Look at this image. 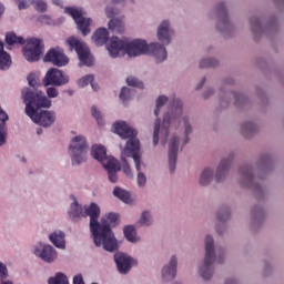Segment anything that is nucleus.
Listing matches in <instances>:
<instances>
[{"instance_id":"bf43d9fd","label":"nucleus","mask_w":284,"mask_h":284,"mask_svg":"<svg viewBox=\"0 0 284 284\" xmlns=\"http://www.w3.org/2000/svg\"><path fill=\"white\" fill-rule=\"evenodd\" d=\"M126 83H128V85H131V88H138L139 79H136L134 77H129V78H126Z\"/></svg>"},{"instance_id":"ea45409f","label":"nucleus","mask_w":284,"mask_h":284,"mask_svg":"<svg viewBox=\"0 0 284 284\" xmlns=\"http://www.w3.org/2000/svg\"><path fill=\"white\" fill-rule=\"evenodd\" d=\"M10 65H12V58L8 52L2 51L0 53V70H10Z\"/></svg>"},{"instance_id":"412c9836","label":"nucleus","mask_w":284,"mask_h":284,"mask_svg":"<svg viewBox=\"0 0 284 284\" xmlns=\"http://www.w3.org/2000/svg\"><path fill=\"white\" fill-rule=\"evenodd\" d=\"M43 61L44 63H52L57 68H65L70 63V58L65 55L62 49L54 48L45 53Z\"/></svg>"},{"instance_id":"37998d69","label":"nucleus","mask_w":284,"mask_h":284,"mask_svg":"<svg viewBox=\"0 0 284 284\" xmlns=\"http://www.w3.org/2000/svg\"><path fill=\"white\" fill-rule=\"evenodd\" d=\"M31 6L37 12H45L48 10V3L44 0H31Z\"/></svg>"},{"instance_id":"49530a36","label":"nucleus","mask_w":284,"mask_h":284,"mask_svg":"<svg viewBox=\"0 0 284 284\" xmlns=\"http://www.w3.org/2000/svg\"><path fill=\"white\" fill-rule=\"evenodd\" d=\"M216 219L220 223H227V221H230V209L220 210L216 213Z\"/></svg>"},{"instance_id":"69168bd1","label":"nucleus","mask_w":284,"mask_h":284,"mask_svg":"<svg viewBox=\"0 0 284 284\" xmlns=\"http://www.w3.org/2000/svg\"><path fill=\"white\" fill-rule=\"evenodd\" d=\"M224 284H239V282L234 277H229L225 280Z\"/></svg>"},{"instance_id":"6e6552de","label":"nucleus","mask_w":284,"mask_h":284,"mask_svg":"<svg viewBox=\"0 0 284 284\" xmlns=\"http://www.w3.org/2000/svg\"><path fill=\"white\" fill-rule=\"evenodd\" d=\"M88 138L84 135H75L71 138L69 144V154L71 156L72 165H81L88 160Z\"/></svg>"},{"instance_id":"f3484780","label":"nucleus","mask_w":284,"mask_h":284,"mask_svg":"<svg viewBox=\"0 0 284 284\" xmlns=\"http://www.w3.org/2000/svg\"><path fill=\"white\" fill-rule=\"evenodd\" d=\"M216 13L219 16V21L215 24L216 30L221 32V34H230L232 30H234V24L230 21V18L227 17V9L225 8L224 3H220L216 7Z\"/></svg>"},{"instance_id":"a878e982","label":"nucleus","mask_w":284,"mask_h":284,"mask_svg":"<svg viewBox=\"0 0 284 284\" xmlns=\"http://www.w3.org/2000/svg\"><path fill=\"white\" fill-rule=\"evenodd\" d=\"M68 216L73 223H79L85 216V206L81 205L77 199H73L68 209Z\"/></svg>"},{"instance_id":"0eeeda50","label":"nucleus","mask_w":284,"mask_h":284,"mask_svg":"<svg viewBox=\"0 0 284 284\" xmlns=\"http://www.w3.org/2000/svg\"><path fill=\"white\" fill-rule=\"evenodd\" d=\"M22 99L23 103L26 104L24 112L28 114V108L31 109L32 114L36 112H39L40 108H47L50 109L52 108V100L43 93V91H32L28 88L22 90ZM37 108V109H34Z\"/></svg>"},{"instance_id":"f257e3e1","label":"nucleus","mask_w":284,"mask_h":284,"mask_svg":"<svg viewBox=\"0 0 284 284\" xmlns=\"http://www.w3.org/2000/svg\"><path fill=\"white\" fill-rule=\"evenodd\" d=\"M191 134H194L192 118L185 113L183 101L175 99L172 101L170 109L163 113L161 119L154 121L152 145L156 148L168 145L169 170H176V161L180 150H183L191 141Z\"/></svg>"},{"instance_id":"4468645a","label":"nucleus","mask_w":284,"mask_h":284,"mask_svg":"<svg viewBox=\"0 0 284 284\" xmlns=\"http://www.w3.org/2000/svg\"><path fill=\"white\" fill-rule=\"evenodd\" d=\"M27 116H29L36 125H41L42 128H52L57 121V112L41 110L32 113V109L30 106L27 109Z\"/></svg>"},{"instance_id":"774afa93","label":"nucleus","mask_w":284,"mask_h":284,"mask_svg":"<svg viewBox=\"0 0 284 284\" xmlns=\"http://www.w3.org/2000/svg\"><path fill=\"white\" fill-rule=\"evenodd\" d=\"M0 284H14V283H12V281H6V280H2V282H0Z\"/></svg>"},{"instance_id":"20e7f679","label":"nucleus","mask_w":284,"mask_h":284,"mask_svg":"<svg viewBox=\"0 0 284 284\" xmlns=\"http://www.w3.org/2000/svg\"><path fill=\"white\" fill-rule=\"evenodd\" d=\"M144 55L151 57L158 65H161L168 61V49L159 42L148 43V40L143 39L126 40V57L136 59Z\"/></svg>"},{"instance_id":"f8f14e48","label":"nucleus","mask_w":284,"mask_h":284,"mask_svg":"<svg viewBox=\"0 0 284 284\" xmlns=\"http://www.w3.org/2000/svg\"><path fill=\"white\" fill-rule=\"evenodd\" d=\"M67 45L70 50H74L79 57L80 65L90 67L94 63V57L90 53V48L85 42L77 37H70L67 39Z\"/></svg>"},{"instance_id":"1a4fd4ad","label":"nucleus","mask_w":284,"mask_h":284,"mask_svg":"<svg viewBox=\"0 0 284 284\" xmlns=\"http://www.w3.org/2000/svg\"><path fill=\"white\" fill-rule=\"evenodd\" d=\"M64 12L65 14H69V17H72L78 30L83 37H88V34L92 32L91 28L97 26L94 19L83 17V14H85V10L81 7H67L64 8Z\"/></svg>"},{"instance_id":"7c9ffc66","label":"nucleus","mask_w":284,"mask_h":284,"mask_svg":"<svg viewBox=\"0 0 284 284\" xmlns=\"http://www.w3.org/2000/svg\"><path fill=\"white\" fill-rule=\"evenodd\" d=\"M138 227H152L154 225V216L152 215V211L144 210L140 213L139 219L135 222Z\"/></svg>"},{"instance_id":"bb28decb","label":"nucleus","mask_w":284,"mask_h":284,"mask_svg":"<svg viewBox=\"0 0 284 284\" xmlns=\"http://www.w3.org/2000/svg\"><path fill=\"white\" fill-rule=\"evenodd\" d=\"M92 43L97 45L98 48H103V45H108V41H110V31L106 28L100 27L98 28L92 37H91Z\"/></svg>"},{"instance_id":"b1692460","label":"nucleus","mask_w":284,"mask_h":284,"mask_svg":"<svg viewBox=\"0 0 284 284\" xmlns=\"http://www.w3.org/2000/svg\"><path fill=\"white\" fill-rule=\"evenodd\" d=\"M239 174L240 185H242V187H254V185H256V179L260 178L258 170L250 166L241 168Z\"/></svg>"},{"instance_id":"8fccbe9b","label":"nucleus","mask_w":284,"mask_h":284,"mask_svg":"<svg viewBox=\"0 0 284 284\" xmlns=\"http://www.w3.org/2000/svg\"><path fill=\"white\" fill-rule=\"evenodd\" d=\"M10 276V273L8 272V266L3 264V262H0V283H3L6 278Z\"/></svg>"},{"instance_id":"338daca9","label":"nucleus","mask_w":284,"mask_h":284,"mask_svg":"<svg viewBox=\"0 0 284 284\" xmlns=\"http://www.w3.org/2000/svg\"><path fill=\"white\" fill-rule=\"evenodd\" d=\"M3 14H6V4L0 1V19L3 17Z\"/></svg>"},{"instance_id":"4d7b16f0","label":"nucleus","mask_w":284,"mask_h":284,"mask_svg":"<svg viewBox=\"0 0 284 284\" xmlns=\"http://www.w3.org/2000/svg\"><path fill=\"white\" fill-rule=\"evenodd\" d=\"M47 95L49 99H57L59 97V90L55 87L47 88Z\"/></svg>"},{"instance_id":"f03ea898","label":"nucleus","mask_w":284,"mask_h":284,"mask_svg":"<svg viewBox=\"0 0 284 284\" xmlns=\"http://www.w3.org/2000/svg\"><path fill=\"white\" fill-rule=\"evenodd\" d=\"M225 263V250L217 247L214 235L204 236V258L197 266V275L206 283L214 278V264L223 265Z\"/></svg>"},{"instance_id":"c9c22d12","label":"nucleus","mask_w":284,"mask_h":284,"mask_svg":"<svg viewBox=\"0 0 284 284\" xmlns=\"http://www.w3.org/2000/svg\"><path fill=\"white\" fill-rule=\"evenodd\" d=\"M168 101H170V98L168 95H159L155 100V108H154V116H160L161 115V111L163 110V108H165V105H168Z\"/></svg>"},{"instance_id":"c85d7f7f","label":"nucleus","mask_w":284,"mask_h":284,"mask_svg":"<svg viewBox=\"0 0 284 284\" xmlns=\"http://www.w3.org/2000/svg\"><path fill=\"white\" fill-rule=\"evenodd\" d=\"M108 30L113 32V34H124L125 33V16H120L109 20Z\"/></svg>"},{"instance_id":"a211bd4d","label":"nucleus","mask_w":284,"mask_h":284,"mask_svg":"<svg viewBox=\"0 0 284 284\" xmlns=\"http://www.w3.org/2000/svg\"><path fill=\"white\" fill-rule=\"evenodd\" d=\"M114 262L116 264V270L119 274H129L130 270H132L134 265L139 264L136 258L123 252H116L114 254Z\"/></svg>"},{"instance_id":"680f3d73","label":"nucleus","mask_w":284,"mask_h":284,"mask_svg":"<svg viewBox=\"0 0 284 284\" xmlns=\"http://www.w3.org/2000/svg\"><path fill=\"white\" fill-rule=\"evenodd\" d=\"M214 88H207L203 93V98L210 99V97H214Z\"/></svg>"},{"instance_id":"dca6fc26","label":"nucleus","mask_w":284,"mask_h":284,"mask_svg":"<svg viewBox=\"0 0 284 284\" xmlns=\"http://www.w3.org/2000/svg\"><path fill=\"white\" fill-rule=\"evenodd\" d=\"M105 48L111 59L128 57V39L111 37Z\"/></svg>"},{"instance_id":"7ed1b4c3","label":"nucleus","mask_w":284,"mask_h":284,"mask_svg":"<svg viewBox=\"0 0 284 284\" xmlns=\"http://www.w3.org/2000/svg\"><path fill=\"white\" fill-rule=\"evenodd\" d=\"M119 214L106 213L98 224V231L93 234V243L95 247H102L105 252H116L120 247L119 239L112 231V227L118 225Z\"/></svg>"},{"instance_id":"13d9d810","label":"nucleus","mask_w":284,"mask_h":284,"mask_svg":"<svg viewBox=\"0 0 284 284\" xmlns=\"http://www.w3.org/2000/svg\"><path fill=\"white\" fill-rule=\"evenodd\" d=\"M32 4V0H20L17 6L19 10H28Z\"/></svg>"},{"instance_id":"ddd939ff","label":"nucleus","mask_w":284,"mask_h":284,"mask_svg":"<svg viewBox=\"0 0 284 284\" xmlns=\"http://www.w3.org/2000/svg\"><path fill=\"white\" fill-rule=\"evenodd\" d=\"M22 54L29 63L41 61V57H43V42L37 38L28 39L22 49Z\"/></svg>"},{"instance_id":"473e14b6","label":"nucleus","mask_w":284,"mask_h":284,"mask_svg":"<svg viewBox=\"0 0 284 284\" xmlns=\"http://www.w3.org/2000/svg\"><path fill=\"white\" fill-rule=\"evenodd\" d=\"M91 116L94 119L98 128H105L106 122H105V114L101 109L97 105L91 106Z\"/></svg>"},{"instance_id":"864d4df0","label":"nucleus","mask_w":284,"mask_h":284,"mask_svg":"<svg viewBox=\"0 0 284 284\" xmlns=\"http://www.w3.org/2000/svg\"><path fill=\"white\" fill-rule=\"evenodd\" d=\"M114 6H136V0H111Z\"/></svg>"},{"instance_id":"f704fd0d","label":"nucleus","mask_w":284,"mask_h":284,"mask_svg":"<svg viewBox=\"0 0 284 284\" xmlns=\"http://www.w3.org/2000/svg\"><path fill=\"white\" fill-rule=\"evenodd\" d=\"M100 163L102 164V166L106 172L120 170L119 160L114 159V156L112 155H106Z\"/></svg>"},{"instance_id":"09e8293b","label":"nucleus","mask_w":284,"mask_h":284,"mask_svg":"<svg viewBox=\"0 0 284 284\" xmlns=\"http://www.w3.org/2000/svg\"><path fill=\"white\" fill-rule=\"evenodd\" d=\"M104 16L106 17V19H109V21L112 19H116V8L111 4L105 6Z\"/></svg>"},{"instance_id":"e433bc0d","label":"nucleus","mask_w":284,"mask_h":284,"mask_svg":"<svg viewBox=\"0 0 284 284\" xmlns=\"http://www.w3.org/2000/svg\"><path fill=\"white\" fill-rule=\"evenodd\" d=\"M48 284H70V280L65 273L57 272L54 275L48 278Z\"/></svg>"},{"instance_id":"aec40b11","label":"nucleus","mask_w":284,"mask_h":284,"mask_svg":"<svg viewBox=\"0 0 284 284\" xmlns=\"http://www.w3.org/2000/svg\"><path fill=\"white\" fill-rule=\"evenodd\" d=\"M84 216L90 217L89 227L92 239L94 237L95 232L99 230V219H101V207L99 204L92 202L89 205L84 206Z\"/></svg>"},{"instance_id":"4c0bfd02","label":"nucleus","mask_w":284,"mask_h":284,"mask_svg":"<svg viewBox=\"0 0 284 284\" xmlns=\"http://www.w3.org/2000/svg\"><path fill=\"white\" fill-rule=\"evenodd\" d=\"M199 65H200L201 69L219 68V65H221V61L215 57H206V58H202L200 60Z\"/></svg>"},{"instance_id":"6e6d98bb","label":"nucleus","mask_w":284,"mask_h":284,"mask_svg":"<svg viewBox=\"0 0 284 284\" xmlns=\"http://www.w3.org/2000/svg\"><path fill=\"white\" fill-rule=\"evenodd\" d=\"M8 121H10V116L8 115V112L3 110V108L0 105V124L7 125Z\"/></svg>"},{"instance_id":"603ef678","label":"nucleus","mask_w":284,"mask_h":284,"mask_svg":"<svg viewBox=\"0 0 284 284\" xmlns=\"http://www.w3.org/2000/svg\"><path fill=\"white\" fill-rule=\"evenodd\" d=\"M264 216H265V211L262 207L254 209L253 219L255 221H263Z\"/></svg>"},{"instance_id":"9b49d317","label":"nucleus","mask_w":284,"mask_h":284,"mask_svg":"<svg viewBox=\"0 0 284 284\" xmlns=\"http://www.w3.org/2000/svg\"><path fill=\"white\" fill-rule=\"evenodd\" d=\"M175 37L176 30H174L172 20L170 18L162 19L155 29V39L158 40V43L162 45V48H165L166 45H171Z\"/></svg>"},{"instance_id":"2f4dec72","label":"nucleus","mask_w":284,"mask_h":284,"mask_svg":"<svg viewBox=\"0 0 284 284\" xmlns=\"http://www.w3.org/2000/svg\"><path fill=\"white\" fill-rule=\"evenodd\" d=\"M90 154L92 159L101 163L108 156V150L102 144H93Z\"/></svg>"},{"instance_id":"3c124183","label":"nucleus","mask_w":284,"mask_h":284,"mask_svg":"<svg viewBox=\"0 0 284 284\" xmlns=\"http://www.w3.org/2000/svg\"><path fill=\"white\" fill-rule=\"evenodd\" d=\"M214 230H215L216 234H219V236H223V234H225V232H227V225H225V223H223V222H219L215 224Z\"/></svg>"},{"instance_id":"c03bdc74","label":"nucleus","mask_w":284,"mask_h":284,"mask_svg":"<svg viewBox=\"0 0 284 284\" xmlns=\"http://www.w3.org/2000/svg\"><path fill=\"white\" fill-rule=\"evenodd\" d=\"M94 81V75L93 74H87L82 78H80L77 83L79 85V88H85L90 84H92V82Z\"/></svg>"},{"instance_id":"79ce46f5","label":"nucleus","mask_w":284,"mask_h":284,"mask_svg":"<svg viewBox=\"0 0 284 284\" xmlns=\"http://www.w3.org/2000/svg\"><path fill=\"white\" fill-rule=\"evenodd\" d=\"M119 99L123 103H126V101H130V99H132V89H130L129 87H123L120 90Z\"/></svg>"},{"instance_id":"6ab92c4d","label":"nucleus","mask_w":284,"mask_h":284,"mask_svg":"<svg viewBox=\"0 0 284 284\" xmlns=\"http://www.w3.org/2000/svg\"><path fill=\"white\" fill-rule=\"evenodd\" d=\"M131 156L136 172V185L138 187H145L148 185V175L143 171L148 169V164L143 161V153H134Z\"/></svg>"},{"instance_id":"c756f323","label":"nucleus","mask_w":284,"mask_h":284,"mask_svg":"<svg viewBox=\"0 0 284 284\" xmlns=\"http://www.w3.org/2000/svg\"><path fill=\"white\" fill-rule=\"evenodd\" d=\"M121 160L119 164V172H123L126 179H134V171L126 159H132V155H123V149H120Z\"/></svg>"},{"instance_id":"cd10ccee","label":"nucleus","mask_w":284,"mask_h":284,"mask_svg":"<svg viewBox=\"0 0 284 284\" xmlns=\"http://www.w3.org/2000/svg\"><path fill=\"white\" fill-rule=\"evenodd\" d=\"M122 232L125 241L132 245H139L143 241L141 235H139V231H136V226L133 224L124 225Z\"/></svg>"},{"instance_id":"423d86ee","label":"nucleus","mask_w":284,"mask_h":284,"mask_svg":"<svg viewBox=\"0 0 284 284\" xmlns=\"http://www.w3.org/2000/svg\"><path fill=\"white\" fill-rule=\"evenodd\" d=\"M232 161H234V154H229L220 161L215 171L210 166L204 168L199 176L200 185L207 187L213 181H215V183H223V181L227 179V174H230Z\"/></svg>"},{"instance_id":"0e129e2a","label":"nucleus","mask_w":284,"mask_h":284,"mask_svg":"<svg viewBox=\"0 0 284 284\" xmlns=\"http://www.w3.org/2000/svg\"><path fill=\"white\" fill-rule=\"evenodd\" d=\"M207 81L206 78H203L200 83L195 87V90H201L204 85H205V82Z\"/></svg>"},{"instance_id":"58836bf2","label":"nucleus","mask_w":284,"mask_h":284,"mask_svg":"<svg viewBox=\"0 0 284 284\" xmlns=\"http://www.w3.org/2000/svg\"><path fill=\"white\" fill-rule=\"evenodd\" d=\"M258 132V124L254 121H247L242 125V134L248 138L251 134Z\"/></svg>"},{"instance_id":"5fc2aeb1","label":"nucleus","mask_w":284,"mask_h":284,"mask_svg":"<svg viewBox=\"0 0 284 284\" xmlns=\"http://www.w3.org/2000/svg\"><path fill=\"white\" fill-rule=\"evenodd\" d=\"M110 183H116L119 181V170L106 171Z\"/></svg>"},{"instance_id":"4be33fe9","label":"nucleus","mask_w":284,"mask_h":284,"mask_svg":"<svg viewBox=\"0 0 284 284\" xmlns=\"http://www.w3.org/2000/svg\"><path fill=\"white\" fill-rule=\"evenodd\" d=\"M179 274V256L173 254L170 256L169 262L164 264L160 271L162 281H174Z\"/></svg>"},{"instance_id":"de8ad7c7","label":"nucleus","mask_w":284,"mask_h":284,"mask_svg":"<svg viewBox=\"0 0 284 284\" xmlns=\"http://www.w3.org/2000/svg\"><path fill=\"white\" fill-rule=\"evenodd\" d=\"M27 80L31 88H37L39 85V72L29 73Z\"/></svg>"},{"instance_id":"e2e57ef3","label":"nucleus","mask_w":284,"mask_h":284,"mask_svg":"<svg viewBox=\"0 0 284 284\" xmlns=\"http://www.w3.org/2000/svg\"><path fill=\"white\" fill-rule=\"evenodd\" d=\"M73 284H85V282H83V275L78 274L73 277Z\"/></svg>"},{"instance_id":"2eb2a0df","label":"nucleus","mask_w":284,"mask_h":284,"mask_svg":"<svg viewBox=\"0 0 284 284\" xmlns=\"http://www.w3.org/2000/svg\"><path fill=\"white\" fill-rule=\"evenodd\" d=\"M69 83L70 75L57 68L49 69L43 78V85L45 88H50V85L61 88L63 85H68Z\"/></svg>"},{"instance_id":"a19ab883","label":"nucleus","mask_w":284,"mask_h":284,"mask_svg":"<svg viewBox=\"0 0 284 284\" xmlns=\"http://www.w3.org/2000/svg\"><path fill=\"white\" fill-rule=\"evenodd\" d=\"M6 41L9 45H17L23 43V38L10 32L7 34Z\"/></svg>"},{"instance_id":"9d476101","label":"nucleus","mask_w":284,"mask_h":284,"mask_svg":"<svg viewBox=\"0 0 284 284\" xmlns=\"http://www.w3.org/2000/svg\"><path fill=\"white\" fill-rule=\"evenodd\" d=\"M30 252L36 258L47 263V265H52L59 260V251L48 242L37 241L32 244Z\"/></svg>"},{"instance_id":"393cba45","label":"nucleus","mask_w":284,"mask_h":284,"mask_svg":"<svg viewBox=\"0 0 284 284\" xmlns=\"http://www.w3.org/2000/svg\"><path fill=\"white\" fill-rule=\"evenodd\" d=\"M48 241L53 245L55 250H61L62 252L68 250V240L65 239V232L61 230H54L48 235Z\"/></svg>"},{"instance_id":"052dcab7","label":"nucleus","mask_w":284,"mask_h":284,"mask_svg":"<svg viewBox=\"0 0 284 284\" xmlns=\"http://www.w3.org/2000/svg\"><path fill=\"white\" fill-rule=\"evenodd\" d=\"M231 97H232L234 103H239V101H241V99H243V94H241L236 91L231 92Z\"/></svg>"},{"instance_id":"39448f33","label":"nucleus","mask_w":284,"mask_h":284,"mask_svg":"<svg viewBox=\"0 0 284 284\" xmlns=\"http://www.w3.org/2000/svg\"><path fill=\"white\" fill-rule=\"evenodd\" d=\"M111 132L118 134L125 142V145L120 144L123 156H132L141 152V141L139 140V131L130 125L129 122L119 120L112 123Z\"/></svg>"},{"instance_id":"5701e85b","label":"nucleus","mask_w":284,"mask_h":284,"mask_svg":"<svg viewBox=\"0 0 284 284\" xmlns=\"http://www.w3.org/2000/svg\"><path fill=\"white\" fill-rule=\"evenodd\" d=\"M274 28V24L272 22H265L260 18H252L250 22V31L255 39V41H258L261 37H264V34H267L270 32V29Z\"/></svg>"},{"instance_id":"a18cd8bd","label":"nucleus","mask_w":284,"mask_h":284,"mask_svg":"<svg viewBox=\"0 0 284 284\" xmlns=\"http://www.w3.org/2000/svg\"><path fill=\"white\" fill-rule=\"evenodd\" d=\"M8 143V125L0 124V148H3Z\"/></svg>"},{"instance_id":"72a5a7b5","label":"nucleus","mask_w":284,"mask_h":284,"mask_svg":"<svg viewBox=\"0 0 284 284\" xmlns=\"http://www.w3.org/2000/svg\"><path fill=\"white\" fill-rule=\"evenodd\" d=\"M113 196H115V199H119L120 201H122V203H125L126 205H130V203H132V195L121 186H115L113 189Z\"/></svg>"}]
</instances>
